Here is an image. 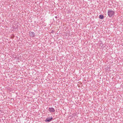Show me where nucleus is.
Segmentation results:
<instances>
[{
	"instance_id": "nucleus-5",
	"label": "nucleus",
	"mask_w": 123,
	"mask_h": 123,
	"mask_svg": "<svg viewBox=\"0 0 123 123\" xmlns=\"http://www.w3.org/2000/svg\"><path fill=\"white\" fill-rule=\"evenodd\" d=\"M30 34L31 36H34V33L33 32H31L30 33Z\"/></svg>"
},
{
	"instance_id": "nucleus-1",
	"label": "nucleus",
	"mask_w": 123,
	"mask_h": 123,
	"mask_svg": "<svg viewBox=\"0 0 123 123\" xmlns=\"http://www.w3.org/2000/svg\"><path fill=\"white\" fill-rule=\"evenodd\" d=\"M108 15L110 17H112L114 15L115 12L111 9H109L108 11Z\"/></svg>"
},
{
	"instance_id": "nucleus-4",
	"label": "nucleus",
	"mask_w": 123,
	"mask_h": 123,
	"mask_svg": "<svg viewBox=\"0 0 123 123\" xmlns=\"http://www.w3.org/2000/svg\"><path fill=\"white\" fill-rule=\"evenodd\" d=\"M99 18L101 19H103L104 18V16L103 15H100Z\"/></svg>"
},
{
	"instance_id": "nucleus-6",
	"label": "nucleus",
	"mask_w": 123,
	"mask_h": 123,
	"mask_svg": "<svg viewBox=\"0 0 123 123\" xmlns=\"http://www.w3.org/2000/svg\"><path fill=\"white\" fill-rule=\"evenodd\" d=\"M55 18L56 19H57V16H55Z\"/></svg>"
},
{
	"instance_id": "nucleus-3",
	"label": "nucleus",
	"mask_w": 123,
	"mask_h": 123,
	"mask_svg": "<svg viewBox=\"0 0 123 123\" xmlns=\"http://www.w3.org/2000/svg\"><path fill=\"white\" fill-rule=\"evenodd\" d=\"M49 111L51 113H53L55 112V110L52 107L49 108Z\"/></svg>"
},
{
	"instance_id": "nucleus-2",
	"label": "nucleus",
	"mask_w": 123,
	"mask_h": 123,
	"mask_svg": "<svg viewBox=\"0 0 123 123\" xmlns=\"http://www.w3.org/2000/svg\"><path fill=\"white\" fill-rule=\"evenodd\" d=\"M53 119L52 117H48L45 120V121L46 122H50Z\"/></svg>"
}]
</instances>
